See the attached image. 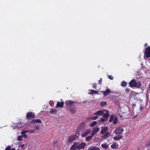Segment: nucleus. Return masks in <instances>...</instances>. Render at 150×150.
Instances as JSON below:
<instances>
[{
  "label": "nucleus",
  "mask_w": 150,
  "mask_h": 150,
  "mask_svg": "<svg viewBox=\"0 0 150 150\" xmlns=\"http://www.w3.org/2000/svg\"><path fill=\"white\" fill-rule=\"evenodd\" d=\"M130 86L131 87H136L137 88L141 87V84L139 81H136L135 80H132L129 83Z\"/></svg>",
  "instance_id": "nucleus-1"
},
{
  "label": "nucleus",
  "mask_w": 150,
  "mask_h": 150,
  "mask_svg": "<svg viewBox=\"0 0 150 150\" xmlns=\"http://www.w3.org/2000/svg\"><path fill=\"white\" fill-rule=\"evenodd\" d=\"M124 130V129L122 127H119L115 129L114 132L116 135H121Z\"/></svg>",
  "instance_id": "nucleus-2"
},
{
  "label": "nucleus",
  "mask_w": 150,
  "mask_h": 150,
  "mask_svg": "<svg viewBox=\"0 0 150 150\" xmlns=\"http://www.w3.org/2000/svg\"><path fill=\"white\" fill-rule=\"evenodd\" d=\"M144 55L146 58L150 57V47L146 48L144 52Z\"/></svg>",
  "instance_id": "nucleus-3"
},
{
  "label": "nucleus",
  "mask_w": 150,
  "mask_h": 150,
  "mask_svg": "<svg viewBox=\"0 0 150 150\" xmlns=\"http://www.w3.org/2000/svg\"><path fill=\"white\" fill-rule=\"evenodd\" d=\"M78 144H79V143L77 142L74 143L70 148V150H76L78 149Z\"/></svg>",
  "instance_id": "nucleus-4"
},
{
  "label": "nucleus",
  "mask_w": 150,
  "mask_h": 150,
  "mask_svg": "<svg viewBox=\"0 0 150 150\" xmlns=\"http://www.w3.org/2000/svg\"><path fill=\"white\" fill-rule=\"evenodd\" d=\"M76 137V135H74L70 136L69 137L67 141L69 142H71L74 141Z\"/></svg>",
  "instance_id": "nucleus-5"
},
{
  "label": "nucleus",
  "mask_w": 150,
  "mask_h": 150,
  "mask_svg": "<svg viewBox=\"0 0 150 150\" xmlns=\"http://www.w3.org/2000/svg\"><path fill=\"white\" fill-rule=\"evenodd\" d=\"M106 111V110H99L94 114V115H98L100 116L102 115Z\"/></svg>",
  "instance_id": "nucleus-6"
},
{
  "label": "nucleus",
  "mask_w": 150,
  "mask_h": 150,
  "mask_svg": "<svg viewBox=\"0 0 150 150\" xmlns=\"http://www.w3.org/2000/svg\"><path fill=\"white\" fill-rule=\"evenodd\" d=\"M91 131L90 129H88L86 130L83 132L82 133V136L83 137H84L88 135L91 132Z\"/></svg>",
  "instance_id": "nucleus-7"
},
{
  "label": "nucleus",
  "mask_w": 150,
  "mask_h": 150,
  "mask_svg": "<svg viewBox=\"0 0 150 150\" xmlns=\"http://www.w3.org/2000/svg\"><path fill=\"white\" fill-rule=\"evenodd\" d=\"M99 128L98 127L93 129L92 132L91 133V135L93 136H94L96 133L99 131Z\"/></svg>",
  "instance_id": "nucleus-8"
},
{
  "label": "nucleus",
  "mask_w": 150,
  "mask_h": 150,
  "mask_svg": "<svg viewBox=\"0 0 150 150\" xmlns=\"http://www.w3.org/2000/svg\"><path fill=\"white\" fill-rule=\"evenodd\" d=\"M64 103L63 101H62L61 102H58L57 104L56 108H62L64 106Z\"/></svg>",
  "instance_id": "nucleus-9"
},
{
  "label": "nucleus",
  "mask_w": 150,
  "mask_h": 150,
  "mask_svg": "<svg viewBox=\"0 0 150 150\" xmlns=\"http://www.w3.org/2000/svg\"><path fill=\"white\" fill-rule=\"evenodd\" d=\"M104 96H107L109 94L111 93V91L110 89H108L106 91H102Z\"/></svg>",
  "instance_id": "nucleus-10"
},
{
  "label": "nucleus",
  "mask_w": 150,
  "mask_h": 150,
  "mask_svg": "<svg viewBox=\"0 0 150 150\" xmlns=\"http://www.w3.org/2000/svg\"><path fill=\"white\" fill-rule=\"evenodd\" d=\"M86 146V144L84 143H82L80 144H78V149H80L83 148Z\"/></svg>",
  "instance_id": "nucleus-11"
},
{
  "label": "nucleus",
  "mask_w": 150,
  "mask_h": 150,
  "mask_svg": "<svg viewBox=\"0 0 150 150\" xmlns=\"http://www.w3.org/2000/svg\"><path fill=\"white\" fill-rule=\"evenodd\" d=\"M108 130V127H105L101 129L100 131V133L102 134H104L105 133L107 132V131Z\"/></svg>",
  "instance_id": "nucleus-12"
},
{
  "label": "nucleus",
  "mask_w": 150,
  "mask_h": 150,
  "mask_svg": "<svg viewBox=\"0 0 150 150\" xmlns=\"http://www.w3.org/2000/svg\"><path fill=\"white\" fill-rule=\"evenodd\" d=\"M112 149H115L118 147V144L117 142L113 143L111 146Z\"/></svg>",
  "instance_id": "nucleus-13"
},
{
  "label": "nucleus",
  "mask_w": 150,
  "mask_h": 150,
  "mask_svg": "<svg viewBox=\"0 0 150 150\" xmlns=\"http://www.w3.org/2000/svg\"><path fill=\"white\" fill-rule=\"evenodd\" d=\"M87 150H100L98 148L95 146H91L88 148Z\"/></svg>",
  "instance_id": "nucleus-14"
},
{
  "label": "nucleus",
  "mask_w": 150,
  "mask_h": 150,
  "mask_svg": "<svg viewBox=\"0 0 150 150\" xmlns=\"http://www.w3.org/2000/svg\"><path fill=\"white\" fill-rule=\"evenodd\" d=\"M69 111L71 113H74L76 112V108L75 107H71Z\"/></svg>",
  "instance_id": "nucleus-15"
},
{
  "label": "nucleus",
  "mask_w": 150,
  "mask_h": 150,
  "mask_svg": "<svg viewBox=\"0 0 150 150\" xmlns=\"http://www.w3.org/2000/svg\"><path fill=\"white\" fill-rule=\"evenodd\" d=\"M114 137V139L115 141H118L122 137V135H117Z\"/></svg>",
  "instance_id": "nucleus-16"
},
{
  "label": "nucleus",
  "mask_w": 150,
  "mask_h": 150,
  "mask_svg": "<svg viewBox=\"0 0 150 150\" xmlns=\"http://www.w3.org/2000/svg\"><path fill=\"white\" fill-rule=\"evenodd\" d=\"M33 113L32 112H29L26 115V117L27 118H30L31 117L34 118V115H33Z\"/></svg>",
  "instance_id": "nucleus-17"
},
{
  "label": "nucleus",
  "mask_w": 150,
  "mask_h": 150,
  "mask_svg": "<svg viewBox=\"0 0 150 150\" xmlns=\"http://www.w3.org/2000/svg\"><path fill=\"white\" fill-rule=\"evenodd\" d=\"M110 133L109 132H106L104 134V135L102 136V138L105 139L107 138L109 136Z\"/></svg>",
  "instance_id": "nucleus-18"
},
{
  "label": "nucleus",
  "mask_w": 150,
  "mask_h": 150,
  "mask_svg": "<svg viewBox=\"0 0 150 150\" xmlns=\"http://www.w3.org/2000/svg\"><path fill=\"white\" fill-rule=\"evenodd\" d=\"M103 117L104 118H107L109 116V115L108 113V111L107 110H106V111L103 114Z\"/></svg>",
  "instance_id": "nucleus-19"
},
{
  "label": "nucleus",
  "mask_w": 150,
  "mask_h": 150,
  "mask_svg": "<svg viewBox=\"0 0 150 150\" xmlns=\"http://www.w3.org/2000/svg\"><path fill=\"white\" fill-rule=\"evenodd\" d=\"M41 122V121L40 120L37 119L36 120H33L32 121V122L34 123H40Z\"/></svg>",
  "instance_id": "nucleus-20"
},
{
  "label": "nucleus",
  "mask_w": 150,
  "mask_h": 150,
  "mask_svg": "<svg viewBox=\"0 0 150 150\" xmlns=\"http://www.w3.org/2000/svg\"><path fill=\"white\" fill-rule=\"evenodd\" d=\"M15 127H16V128H19L23 127V125L22 124L20 123H17L16 124V126L14 125Z\"/></svg>",
  "instance_id": "nucleus-21"
},
{
  "label": "nucleus",
  "mask_w": 150,
  "mask_h": 150,
  "mask_svg": "<svg viewBox=\"0 0 150 150\" xmlns=\"http://www.w3.org/2000/svg\"><path fill=\"white\" fill-rule=\"evenodd\" d=\"M91 92H89L88 93L89 94H93V93H95V94L98 93V92L96 90H91Z\"/></svg>",
  "instance_id": "nucleus-22"
},
{
  "label": "nucleus",
  "mask_w": 150,
  "mask_h": 150,
  "mask_svg": "<svg viewBox=\"0 0 150 150\" xmlns=\"http://www.w3.org/2000/svg\"><path fill=\"white\" fill-rule=\"evenodd\" d=\"M76 103L75 101H71L70 100H67L66 101V103L67 105H70L73 103Z\"/></svg>",
  "instance_id": "nucleus-23"
},
{
  "label": "nucleus",
  "mask_w": 150,
  "mask_h": 150,
  "mask_svg": "<svg viewBox=\"0 0 150 150\" xmlns=\"http://www.w3.org/2000/svg\"><path fill=\"white\" fill-rule=\"evenodd\" d=\"M94 136H93L91 135V136L87 137L86 138V140L87 141H88L90 140Z\"/></svg>",
  "instance_id": "nucleus-24"
},
{
  "label": "nucleus",
  "mask_w": 150,
  "mask_h": 150,
  "mask_svg": "<svg viewBox=\"0 0 150 150\" xmlns=\"http://www.w3.org/2000/svg\"><path fill=\"white\" fill-rule=\"evenodd\" d=\"M97 123H98V122H97V121H94L91 124L90 126L91 127H93L96 125Z\"/></svg>",
  "instance_id": "nucleus-25"
},
{
  "label": "nucleus",
  "mask_w": 150,
  "mask_h": 150,
  "mask_svg": "<svg viewBox=\"0 0 150 150\" xmlns=\"http://www.w3.org/2000/svg\"><path fill=\"white\" fill-rule=\"evenodd\" d=\"M102 147L104 149H106L108 148V146L106 144H102L101 145Z\"/></svg>",
  "instance_id": "nucleus-26"
},
{
  "label": "nucleus",
  "mask_w": 150,
  "mask_h": 150,
  "mask_svg": "<svg viewBox=\"0 0 150 150\" xmlns=\"http://www.w3.org/2000/svg\"><path fill=\"white\" fill-rule=\"evenodd\" d=\"M117 123V117H115L114 118L113 121V123L114 124H116Z\"/></svg>",
  "instance_id": "nucleus-27"
},
{
  "label": "nucleus",
  "mask_w": 150,
  "mask_h": 150,
  "mask_svg": "<svg viewBox=\"0 0 150 150\" xmlns=\"http://www.w3.org/2000/svg\"><path fill=\"white\" fill-rule=\"evenodd\" d=\"M56 112V110L54 108H51L50 110V113H54Z\"/></svg>",
  "instance_id": "nucleus-28"
},
{
  "label": "nucleus",
  "mask_w": 150,
  "mask_h": 150,
  "mask_svg": "<svg viewBox=\"0 0 150 150\" xmlns=\"http://www.w3.org/2000/svg\"><path fill=\"white\" fill-rule=\"evenodd\" d=\"M127 85V82L125 81H123L121 83V85L122 86H125Z\"/></svg>",
  "instance_id": "nucleus-29"
},
{
  "label": "nucleus",
  "mask_w": 150,
  "mask_h": 150,
  "mask_svg": "<svg viewBox=\"0 0 150 150\" xmlns=\"http://www.w3.org/2000/svg\"><path fill=\"white\" fill-rule=\"evenodd\" d=\"M19 148L20 149H22L23 150L25 149L24 145H19Z\"/></svg>",
  "instance_id": "nucleus-30"
},
{
  "label": "nucleus",
  "mask_w": 150,
  "mask_h": 150,
  "mask_svg": "<svg viewBox=\"0 0 150 150\" xmlns=\"http://www.w3.org/2000/svg\"><path fill=\"white\" fill-rule=\"evenodd\" d=\"M114 118L113 115H111L110 117L109 121L110 122H112V121L113 120Z\"/></svg>",
  "instance_id": "nucleus-31"
},
{
  "label": "nucleus",
  "mask_w": 150,
  "mask_h": 150,
  "mask_svg": "<svg viewBox=\"0 0 150 150\" xmlns=\"http://www.w3.org/2000/svg\"><path fill=\"white\" fill-rule=\"evenodd\" d=\"M11 147L10 146H8L5 149V150H15V149H10Z\"/></svg>",
  "instance_id": "nucleus-32"
},
{
  "label": "nucleus",
  "mask_w": 150,
  "mask_h": 150,
  "mask_svg": "<svg viewBox=\"0 0 150 150\" xmlns=\"http://www.w3.org/2000/svg\"><path fill=\"white\" fill-rule=\"evenodd\" d=\"M107 120V118L102 117V118L100 119V121L101 122H105Z\"/></svg>",
  "instance_id": "nucleus-33"
},
{
  "label": "nucleus",
  "mask_w": 150,
  "mask_h": 150,
  "mask_svg": "<svg viewBox=\"0 0 150 150\" xmlns=\"http://www.w3.org/2000/svg\"><path fill=\"white\" fill-rule=\"evenodd\" d=\"M106 102H101L100 103V106H103L106 104Z\"/></svg>",
  "instance_id": "nucleus-34"
},
{
  "label": "nucleus",
  "mask_w": 150,
  "mask_h": 150,
  "mask_svg": "<svg viewBox=\"0 0 150 150\" xmlns=\"http://www.w3.org/2000/svg\"><path fill=\"white\" fill-rule=\"evenodd\" d=\"M98 116H93L91 117V119L92 120H96L98 118Z\"/></svg>",
  "instance_id": "nucleus-35"
},
{
  "label": "nucleus",
  "mask_w": 150,
  "mask_h": 150,
  "mask_svg": "<svg viewBox=\"0 0 150 150\" xmlns=\"http://www.w3.org/2000/svg\"><path fill=\"white\" fill-rule=\"evenodd\" d=\"M22 134V137H24L25 138H27V136L26 134H25L24 133L21 132Z\"/></svg>",
  "instance_id": "nucleus-36"
},
{
  "label": "nucleus",
  "mask_w": 150,
  "mask_h": 150,
  "mask_svg": "<svg viewBox=\"0 0 150 150\" xmlns=\"http://www.w3.org/2000/svg\"><path fill=\"white\" fill-rule=\"evenodd\" d=\"M35 131V130L33 129L32 130H29L28 131V132L31 133H33Z\"/></svg>",
  "instance_id": "nucleus-37"
},
{
  "label": "nucleus",
  "mask_w": 150,
  "mask_h": 150,
  "mask_svg": "<svg viewBox=\"0 0 150 150\" xmlns=\"http://www.w3.org/2000/svg\"><path fill=\"white\" fill-rule=\"evenodd\" d=\"M92 86L93 88L96 89V83H94L93 84Z\"/></svg>",
  "instance_id": "nucleus-38"
},
{
  "label": "nucleus",
  "mask_w": 150,
  "mask_h": 150,
  "mask_svg": "<svg viewBox=\"0 0 150 150\" xmlns=\"http://www.w3.org/2000/svg\"><path fill=\"white\" fill-rule=\"evenodd\" d=\"M22 136H19L18 137V140L19 141H21L22 140Z\"/></svg>",
  "instance_id": "nucleus-39"
},
{
  "label": "nucleus",
  "mask_w": 150,
  "mask_h": 150,
  "mask_svg": "<svg viewBox=\"0 0 150 150\" xmlns=\"http://www.w3.org/2000/svg\"><path fill=\"white\" fill-rule=\"evenodd\" d=\"M109 78L111 80H112L113 79V76L112 75L109 76Z\"/></svg>",
  "instance_id": "nucleus-40"
},
{
  "label": "nucleus",
  "mask_w": 150,
  "mask_h": 150,
  "mask_svg": "<svg viewBox=\"0 0 150 150\" xmlns=\"http://www.w3.org/2000/svg\"><path fill=\"white\" fill-rule=\"evenodd\" d=\"M102 81V79L101 78L98 81V83L100 84H101Z\"/></svg>",
  "instance_id": "nucleus-41"
},
{
  "label": "nucleus",
  "mask_w": 150,
  "mask_h": 150,
  "mask_svg": "<svg viewBox=\"0 0 150 150\" xmlns=\"http://www.w3.org/2000/svg\"><path fill=\"white\" fill-rule=\"evenodd\" d=\"M125 91L127 93H128L129 92V89L128 88H126L125 89Z\"/></svg>",
  "instance_id": "nucleus-42"
},
{
  "label": "nucleus",
  "mask_w": 150,
  "mask_h": 150,
  "mask_svg": "<svg viewBox=\"0 0 150 150\" xmlns=\"http://www.w3.org/2000/svg\"><path fill=\"white\" fill-rule=\"evenodd\" d=\"M14 125L16 126V124H15H15H13V125H11V127H12L13 128V129H15V128L16 127H15L14 126Z\"/></svg>",
  "instance_id": "nucleus-43"
},
{
  "label": "nucleus",
  "mask_w": 150,
  "mask_h": 150,
  "mask_svg": "<svg viewBox=\"0 0 150 150\" xmlns=\"http://www.w3.org/2000/svg\"><path fill=\"white\" fill-rule=\"evenodd\" d=\"M21 132H22L23 133L25 134V133H26L27 132H28V131H22Z\"/></svg>",
  "instance_id": "nucleus-44"
},
{
  "label": "nucleus",
  "mask_w": 150,
  "mask_h": 150,
  "mask_svg": "<svg viewBox=\"0 0 150 150\" xmlns=\"http://www.w3.org/2000/svg\"><path fill=\"white\" fill-rule=\"evenodd\" d=\"M35 128L37 130H39V126H37L35 127Z\"/></svg>",
  "instance_id": "nucleus-45"
},
{
  "label": "nucleus",
  "mask_w": 150,
  "mask_h": 150,
  "mask_svg": "<svg viewBox=\"0 0 150 150\" xmlns=\"http://www.w3.org/2000/svg\"><path fill=\"white\" fill-rule=\"evenodd\" d=\"M140 109L141 110H142L143 109V107L142 106H140Z\"/></svg>",
  "instance_id": "nucleus-46"
},
{
  "label": "nucleus",
  "mask_w": 150,
  "mask_h": 150,
  "mask_svg": "<svg viewBox=\"0 0 150 150\" xmlns=\"http://www.w3.org/2000/svg\"><path fill=\"white\" fill-rule=\"evenodd\" d=\"M84 124L83 123H82L81 125H82L83 126H84Z\"/></svg>",
  "instance_id": "nucleus-47"
},
{
  "label": "nucleus",
  "mask_w": 150,
  "mask_h": 150,
  "mask_svg": "<svg viewBox=\"0 0 150 150\" xmlns=\"http://www.w3.org/2000/svg\"><path fill=\"white\" fill-rule=\"evenodd\" d=\"M122 150H127V149L125 148V149H123Z\"/></svg>",
  "instance_id": "nucleus-48"
},
{
  "label": "nucleus",
  "mask_w": 150,
  "mask_h": 150,
  "mask_svg": "<svg viewBox=\"0 0 150 150\" xmlns=\"http://www.w3.org/2000/svg\"><path fill=\"white\" fill-rule=\"evenodd\" d=\"M149 88H150V83L149 84Z\"/></svg>",
  "instance_id": "nucleus-49"
},
{
  "label": "nucleus",
  "mask_w": 150,
  "mask_h": 150,
  "mask_svg": "<svg viewBox=\"0 0 150 150\" xmlns=\"http://www.w3.org/2000/svg\"><path fill=\"white\" fill-rule=\"evenodd\" d=\"M147 45V43H146V44H145V46H146Z\"/></svg>",
  "instance_id": "nucleus-50"
},
{
  "label": "nucleus",
  "mask_w": 150,
  "mask_h": 150,
  "mask_svg": "<svg viewBox=\"0 0 150 150\" xmlns=\"http://www.w3.org/2000/svg\"><path fill=\"white\" fill-rule=\"evenodd\" d=\"M144 58L145 59H146V58L145 57V56L144 57Z\"/></svg>",
  "instance_id": "nucleus-51"
},
{
  "label": "nucleus",
  "mask_w": 150,
  "mask_h": 150,
  "mask_svg": "<svg viewBox=\"0 0 150 150\" xmlns=\"http://www.w3.org/2000/svg\"><path fill=\"white\" fill-rule=\"evenodd\" d=\"M131 93H132V92H133V91H131Z\"/></svg>",
  "instance_id": "nucleus-52"
},
{
  "label": "nucleus",
  "mask_w": 150,
  "mask_h": 150,
  "mask_svg": "<svg viewBox=\"0 0 150 150\" xmlns=\"http://www.w3.org/2000/svg\"><path fill=\"white\" fill-rule=\"evenodd\" d=\"M85 102H84H84H83V103H85Z\"/></svg>",
  "instance_id": "nucleus-53"
},
{
  "label": "nucleus",
  "mask_w": 150,
  "mask_h": 150,
  "mask_svg": "<svg viewBox=\"0 0 150 150\" xmlns=\"http://www.w3.org/2000/svg\"><path fill=\"white\" fill-rule=\"evenodd\" d=\"M19 149H18V150H20Z\"/></svg>",
  "instance_id": "nucleus-54"
}]
</instances>
